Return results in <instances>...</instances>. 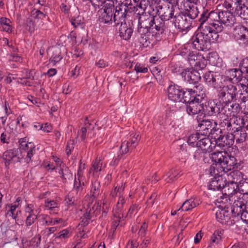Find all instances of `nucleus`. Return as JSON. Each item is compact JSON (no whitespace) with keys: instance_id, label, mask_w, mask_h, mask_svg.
I'll return each instance as SVG.
<instances>
[{"instance_id":"nucleus-64","label":"nucleus","mask_w":248,"mask_h":248,"mask_svg":"<svg viewBox=\"0 0 248 248\" xmlns=\"http://www.w3.org/2000/svg\"><path fill=\"white\" fill-rule=\"evenodd\" d=\"M206 151H207L204 150L202 149L198 148L194 154V158L195 159L200 160L202 156H203Z\"/></svg>"},{"instance_id":"nucleus-28","label":"nucleus","mask_w":248,"mask_h":248,"mask_svg":"<svg viewBox=\"0 0 248 248\" xmlns=\"http://www.w3.org/2000/svg\"><path fill=\"white\" fill-rule=\"evenodd\" d=\"M201 203L200 200L197 198H191L185 201L180 206L178 211H187L197 207Z\"/></svg>"},{"instance_id":"nucleus-32","label":"nucleus","mask_w":248,"mask_h":248,"mask_svg":"<svg viewBox=\"0 0 248 248\" xmlns=\"http://www.w3.org/2000/svg\"><path fill=\"white\" fill-rule=\"evenodd\" d=\"M224 186L222 187V189L224 193L233 197V195L236 193L238 191V185L234 182L229 181L228 183L225 181Z\"/></svg>"},{"instance_id":"nucleus-62","label":"nucleus","mask_w":248,"mask_h":248,"mask_svg":"<svg viewBox=\"0 0 248 248\" xmlns=\"http://www.w3.org/2000/svg\"><path fill=\"white\" fill-rule=\"evenodd\" d=\"M200 55L195 54H189L187 57V61L191 66H194L196 64V62L199 59Z\"/></svg>"},{"instance_id":"nucleus-9","label":"nucleus","mask_w":248,"mask_h":248,"mask_svg":"<svg viewBox=\"0 0 248 248\" xmlns=\"http://www.w3.org/2000/svg\"><path fill=\"white\" fill-rule=\"evenodd\" d=\"M205 96V94L202 93L200 98H196L195 101L186 105V110L189 115H202L203 103L202 102Z\"/></svg>"},{"instance_id":"nucleus-47","label":"nucleus","mask_w":248,"mask_h":248,"mask_svg":"<svg viewBox=\"0 0 248 248\" xmlns=\"http://www.w3.org/2000/svg\"><path fill=\"white\" fill-rule=\"evenodd\" d=\"M200 133L198 131L195 133L191 134L187 140L188 144L192 147H198L199 144V140L201 138Z\"/></svg>"},{"instance_id":"nucleus-11","label":"nucleus","mask_w":248,"mask_h":248,"mask_svg":"<svg viewBox=\"0 0 248 248\" xmlns=\"http://www.w3.org/2000/svg\"><path fill=\"white\" fill-rule=\"evenodd\" d=\"M247 199L238 197L234 200L233 204L231 206V212L232 217H240L244 211L247 206Z\"/></svg>"},{"instance_id":"nucleus-20","label":"nucleus","mask_w":248,"mask_h":248,"mask_svg":"<svg viewBox=\"0 0 248 248\" xmlns=\"http://www.w3.org/2000/svg\"><path fill=\"white\" fill-rule=\"evenodd\" d=\"M243 72L239 68H232L227 69L225 72L226 78L232 83L239 82L243 78Z\"/></svg>"},{"instance_id":"nucleus-40","label":"nucleus","mask_w":248,"mask_h":248,"mask_svg":"<svg viewBox=\"0 0 248 248\" xmlns=\"http://www.w3.org/2000/svg\"><path fill=\"white\" fill-rule=\"evenodd\" d=\"M157 1L155 0H149L147 2V6L146 11L149 14L152 16H155V15L158 14L159 6H157Z\"/></svg>"},{"instance_id":"nucleus-42","label":"nucleus","mask_w":248,"mask_h":248,"mask_svg":"<svg viewBox=\"0 0 248 248\" xmlns=\"http://www.w3.org/2000/svg\"><path fill=\"white\" fill-rule=\"evenodd\" d=\"M241 89L237 93V97L240 103H245L248 101V89L244 84H240Z\"/></svg>"},{"instance_id":"nucleus-31","label":"nucleus","mask_w":248,"mask_h":248,"mask_svg":"<svg viewBox=\"0 0 248 248\" xmlns=\"http://www.w3.org/2000/svg\"><path fill=\"white\" fill-rule=\"evenodd\" d=\"M231 134L225 135L223 134L219 140L216 142V146L217 145L221 148L230 147L234 143L233 138L230 137Z\"/></svg>"},{"instance_id":"nucleus-6","label":"nucleus","mask_w":248,"mask_h":248,"mask_svg":"<svg viewBox=\"0 0 248 248\" xmlns=\"http://www.w3.org/2000/svg\"><path fill=\"white\" fill-rule=\"evenodd\" d=\"M2 157L5 167L9 168L11 164L20 163L22 160L23 156L18 148H14L6 150L3 153Z\"/></svg>"},{"instance_id":"nucleus-52","label":"nucleus","mask_w":248,"mask_h":248,"mask_svg":"<svg viewBox=\"0 0 248 248\" xmlns=\"http://www.w3.org/2000/svg\"><path fill=\"white\" fill-rule=\"evenodd\" d=\"M62 58L61 49L59 48H54L50 61L56 63L59 62Z\"/></svg>"},{"instance_id":"nucleus-2","label":"nucleus","mask_w":248,"mask_h":248,"mask_svg":"<svg viewBox=\"0 0 248 248\" xmlns=\"http://www.w3.org/2000/svg\"><path fill=\"white\" fill-rule=\"evenodd\" d=\"M218 38L219 35L217 32L200 25L198 30L190 39L189 44L198 51H207L210 48L211 43L217 42Z\"/></svg>"},{"instance_id":"nucleus-45","label":"nucleus","mask_w":248,"mask_h":248,"mask_svg":"<svg viewBox=\"0 0 248 248\" xmlns=\"http://www.w3.org/2000/svg\"><path fill=\"white\" fill-rule=\"evenodd\" d=\"M18 143L20 149L25 151L31 149V148H33L35 146L33 142H29L27 137L19 139Z\"/></svg>"},{"instance_id":"nucleus-59","label":"nucleus","mask_w":248,"mask_h":248,"mask_svg":"<svg viewBox=\"0 0 248 248\" xmlns=\"http://www.w3.org/2000/svg\"><path fill=\"white\" fill-rule=\"evenodd\" d=\"M26 216L27 217L25 220V226L26 227L31 226L38 218V216L35 214L27 215Z\"/></svg>"},{"instance_id":"nucleus-10","label":"nucleus","mask_w":248,"mask_h":248,"mask_svg":"<svg viewBox=\"0 0 248 248\" xmlns=\"http://www.w3.org/2000/svg\"><path fill=\"white\" fill-rule=\"evenodd\" d=\"M140 140V136L139 133L131 134L127 140L122 142L120 148L121 152L123 154H126L133 150L139 144Z\"/></svg>"},{"instance_id":"nucleus-7","label":"nucleus","mask_w":248,"mask_h":248,"mask_svg":"<svg viewBox=\"0 0 248 248\" xmlns=\"http://www.w3.org/2000/svg\"><path fill=\"white\" fill-rule=\"evenodd\" d=\"M145 20L148 25V27L150 28L151 32L156 35L162 33L167 28L166 22L159 16H152Z\"/></svg>"},{"instance_id":"nucleus-46","label":"nucleus","mask_w":248,"mask_h":248,"mask_svg":"<svg viewBox=\"0 0 248 248\" xmlns=\"http://www.w3.org/2000/svg\"><path fill=\"white\" fill-rule=\"evenodd\" d=\"M233 138V140H236L237 143H242L245 141L247 137V133L245 130L242 128L241 130L230 136Z\"/></svg>"},{"instance_id":"nucleus-36","label":"nucleus","mask_w":248,"mask_h":248,"mask_svg":"<svg viewBox=\"0 0 248 248\" xmlns=\"http://www.w3.org/2000/svg\"><path fill=\"white\" fill-rule=\"evenodd\" d=\"M238 189L240 190L241 195L239 196L245 199L248 198V178L245 176V179L239 184H237Z\"/></svg>"},{"instance_id":"nucleus-63","label":"nucleus","mask_w":248,"mask_h":248,"mask_svg":"<svg viewBox=\"0 0 248 248\" xmlns=\"http://www.w3.org/2000/svg\"><path fill=\"white\" fill-rule=\"evenodd\" d=\"M70 22L71 25L76 28L81 24V17L79 16L71 17Z\"/></svg>"},{"instance_id":"nucleus-44","label":"nucleus","mask_w":248,"mask_h":248,"mask_svg":"<svg viewBox=\"0 0 248 248\" xmlns=\"http://www.w3.org/2000/svg\"><path fill=\"white\" fill-rule=\"evenodd\" d=\"M180 176V171L177 169H172L167 173L165 180L167 183H171L177 180Z\"/></svg>"},{"instance_id":"nucleus-60","label":"nucleus","mask_w":248,"mask_h":248,"mask_svg":"<svg viewBox=\"0 0 248 248\" xmlns=\"http://www.w3.org/2000/svg\"><path fill=\"white\" fill-rule=\"evenodd\" d=\"M60 167V170L59 171V173L61 175V177L62 179H66L65 176L70 174L69 169L64 164H63L62 167Z\"/></svg>"},{"instance_id":"nucleus-33","label":"nucleus","mask_w":248,"mask_h":248,"mask_svg":"<svg viewBox=\"0 0 248 248\" xmlns=\"http://www.w3.org/2000/svg\"><path fill=\"white\" fill-rule=\"evenodd\" d=\"M224 233V230L222 229H218L216 230L210 238V244L212 246H217L222 238Z\"/></svg>"},{"instance_id":"nucleus-49","label":"nucleus","mask_w":248,"mask_h":248,"mask_svg":"<svg viewBox=\"0 0 248 248\" xmlns=\"http://www.w3.org/2000/svg\"><path fill=\"white\" fill-rule=\"evenodd\" d=\"M31 71L29 72L28 69L24 68L23 69L22 71H20L19 74H17V76H19L21 77L19 78V79L23 81V82H20L18 81V83H20L22 84H26L27 83V80H25L26 78H31Z\"/></svg>"},{"instance_id":"nucleus-57","label":"nucleus","mask_w":248,"mask_h":248,"mask_svg":"<svg viewBox=\"0 0 248 248\" xmlns=\"http://www.w3.org/2000/svg\"><path fill=\"white\" fill-rule=\"evenodd\" d=\"M114 218L112 220L111 229L113 231H115L119 225L120 219L124 217V215H120L119 217H118L114 213Z\"/></svg>"},{"instance_id":"nucleus-27","label":"nucleus","mask_w":248,"mask_h":248,"mask_svg":"<svg viewBox=\"0 0 248 248\" xmlns=\"http://www.w3.org/2000/svg\"><path fill=\"white\" fill-rule=\"evenodd\" d=\"M217 75L214 74L213 71H207L203 75V80L209 86L217 88L219 85L217 80Z\"/></svg>"},{"instance_id":"nucleus-53","label":"nucleus","mask_w":248,"mask_h":248,"mask_svg":"<svg viewBox=\"0 0 248 248\" xmlns=\"http://www.w3.org/2000/svg\"><path fill=\"white\" fill-rule=\"evenodd\" d=\"M196 63V64L193 67L201 70L204 69L207 65L206 60L201 55H200L199 59Z\"/></svg>"},{"instance_id":"nucleus-8","label":"nucleus","mask_w":248,"mask_h":248,"mask_svg":"<svg viewBox=\"0 0 248 248\" xmlns=\"http://www.w3.org/2000/svg\"><path fill=\"white\" fill-rule=\"evenodd\" d=\"M209 171L212 175V172L215 174V176L212 178L211 180L209 182L208 185V188L210 190H219L222 189V187L224 186L225 181H226L222 176L223 173H216L215 167L211 166Z\"/></svg>"},{"instance_id":"nucleus-3","label":"nucleus","mask_w":248,"mask_h":248,"mask_svg":"<svg viewBox=\"0 0 248 248\" xmlns=\"http://www.w3.org/2000/svg\"><path fill=\"white\" fill-rule=\"evenodd\" d=\"M212 157L219 173L225 174L240 166L236 157L225 151L215 152L212 153Z\"/></svg>"},{"instance_id":"nucleus-15","label":"nucleus","mask_w":248,"mask_h":248,"mask_svg":"<svg viewBox=\"0 0 248 248\" xmlns=\"http://www.w3.org/2000/svg\"><path fill=\"white\" fill-rule=\"evenodd\" d=\"M158 15L163 21H169L174 17V7L169 3H164L159 5Z\"/></svg>"},{"instance_id":"nucleus-23","label":"nucleus","mask_w":248,"mask_h":248,"mask_svg":"<svg viewBox=\"0 0 248 248\" xmlns=\"http://www.w3.org/2000/svg\"><path fill=\"white\" fill-rule=\"evenodd\" d=\"M231 213L230 209L219 208L216 213V219L221 224H226L232 216Z\"/></svg>"},{"instance_id":"nucleus-26","label":"nucleus","mask_w":248,"mask_h":248,"mask_svg":"<svg viewBox=\"0 0 248 248\" xmlns=\"http://www.w3.org/2000/svg\"><path fill=\"white\" fill-rule=\"evenodd\" d=\"M120 24H121L119 31L120 36L124 40H129L133 32L132 28L130 26V25H127L125 21L120 22Z\"/></svg>"},{"instance_id":"nucleus-25","label":"nucleus","mask_w":248,"mask_h":248,"mask_svg":"<svg viewBox=\"0 0 248 248\" xmlns=\"http://www.w3.org/2000/svg\"><path fill=\"white\" fill-rule=\"evenodd\" d=\"M243 120L242 117L233 116L232 117V124L229 128V134L232 135L233 134L241 130L244 127Z\"/></svg>"},{"instance_id":"nucleus-18","label":"nucleus","mask_w":248,"mask_h":248,"mask_svg":"<svg viewBox=\"0 0 248 248\" xmlns=\"http://www.w3.org/2000/svg\"><path fill=\"white\" fill-rule=\"evenodd\" d=\"M182 77L185 81L193 84L198 83L201 79L200 73L192 68H186L182 72Z\"/></svg>"},{"instance_id":"nucleus-14","label":"nucleus","mask_w":248,"mask_h":248,"mask_svg":"<svg viewBox=\"0 0 248 248\" xmlns=\"http://www.w3.org/2000/svg\"><path fill=\"white\" fill-rule=\"evenodd\" d=\"M197 122L198 124L196 127L197 131L201 135H210L214 127L217 125V123L212 120L204 119L200 121L197 119Z\"/></svg>"},{"instance_id":"nucleus-21","label":"nucleus","mask_w":248,"mask_h":248,"mask_svg":"<svg viewBox=\"0 0 248 248\" xmlns=\"http://www.w3.org/2000/svg\"><path fill=\"white\" fill-rule=\"evenodd\" d=\"M202 95L197 94V91H193L192 89H183L181 102L186 104L196 100V98H200Z\"/></svg>"},{"instance_id":"nucleus-58","label":"nucleus","mask_w":248,"mask_h":248,"mask_svg":"<svg viewBox=\"0 0 248 248\" xmlns=\"http://www.w3.org/2000/svg\"><path fill=\"white\" fill-rule=\"evenodd\" d=\"M147 229L148 223L146 221H145L141 225L138 232V234L139 236L141 237V239H142L143 237H146L145 235L147 233Z\"/></svg>"},{"instance_id":"nucleus-35","label":"nucleus","mask_w":248,"mask_h":248,"mask_svg":"<svg viewBox=\"0 0 248 248\" xmlns=\"http://www.w3.org/2000/svg\"><path fill=\"white\" fill-rule=\"evenodd\" d=\"M228 176L230 181L234 182L236 184H239L245 178L244 174L238 170L232 171Z\"/></svg>"},{"instance_id":"nucleus-50","label":"nucleus","mask_w":248,"mask_h":248,"mask_svg":"<svg viewBox=\"0 0 248 248\" xmlns=\"http://www.w3.org/2000/svg\"><path fill=\"white\" fill-rule=\"evenodd\" d=\"M0 23L4 31L7 32H12V28L10 25L11 21L10 19L6 17H1L0 19Z\"/></svg>"},{"instance_id":"nucleus-13","label":"nucleus","mask_w":248,"mask_h":248,"mask_svg":"<svg viewBox=\"0 0 248 248\" xmlns=\"http://www.w3.org/2000/svg\"><path fill=\"white\" fill-rule=\"evenodd\" d=\"M173 23L180 31H184L191 26V21L182 12L177 13L173 17Z\"/></svg>"},{"instance_id":"nucleus-12","label":"nucleus","mask_w":248,"mask_h":248,"mask_svg":"<svg viewBox=\"0 0 248 248\" xmlns=\"http://www.w3.org/2000/svg\"><path fill=\"white\" fill-rule=\"evenodd\" d=\"M234 39L242 46H248V28L243 25L236 26L233 30Z\"/></svg>"},{"instance_id":"nucleus-1","label":"nucleus","mask_w":248,"mask_h":248,"mask_svg":"<svg viewBox=\"0 0 248 248\" xmlns=\"http://www.w3.org/2000/svg\"><path fill=\"white\" fill-rule=\"evenodd\" d=\"M127 9L128 7L123 3L115 6L113 0H106L99 10L101 12L100 20L105 24L114 23L116 25H119L120 22L125 20Z\"/></svg>"},{"instance_id":"nucleus-34","label":"nucleus","mask_w":248,"mask_h":248,"mask_svg":"<svg viewBox=\"0 0 248 248\" xmlns=\"http://www.w3.org/2000/svg\"><path fill=\"white\" fill-rule=\"evenodd\" d=\"M102 162L100 159L96 158L92 163V166L89 171V175L91 176H97L98 172L102 170Z\"/></svg>"},{"instance_id":"nucleus-29","label":"nucleus","mask_w":248,"mask_h":248,"mask_svg":"<svg viewBox=\"0 0 248 248\" xmlns=\"http://www.w3.org/2000/svg\"><path fill=\"white\" fill-rule=\"evenodd\" d=\"M232 124V117L227 115L219 114L218 125L223 130H226L229 134V128Z\"/></svg>"},{"instance_id":"nucleus-43","label":"nucleus","mask_w":248,"mask_h":248,"mask_svg":"<svg viewBox=\"0 0 248 248\" xmlns=\"http://www.w3.org/2000/svg\"><path fill=\"white\" fill-rule=\"evenodd\" d=\"M125 202V200L124 195H121L119 197V199L117 203L116 206L113 210V212L115 213L118 217L120 215L123 214V209L124 206Z\"/></svg>"},{"instance_id":"nucleus-16","label":"nucleus","mask_w":248,"mask_h":248,"mask_svg":"<svg viewBox=\"0 0 248 248\" xmlns=\"http://www.w3.org/2000/svg\"><path fill=\"white\" fill-rule=\"evenodd\" d=\"M148 26V25L145 20L143 21L141 18L139 19L138 33L140 36L139 38L140 43L143 45L147 44L149 40L148 36L151 30Z\"/></svg>"},{"instance_id":"nucleus-56","label":"nucleus","mask_w":248,"mask_h":248,"mask_svg":"<svg viewBox=\"0 0 248 248\" xmlns=\"http://www.w3.org/2000/svg\"><path fill=\"white\" fill-rule=\"evenodd\" d=\"M45 206L47 209L53 210L58 207V203L55 201L47 199L45 200Z\"/></svg>"},{"instance_id":"nucleus-24","label":"nucleus","mask_w":248,"mask_h":248,"mask_svg":"<svg viewBox=\"0 0 248 248\" xmlns=\"http://www.w3.org/2000/svg\"><path fill=\"white\" fill-rule=\"evenodd\" d=\"M220 108L221 109L220 114L227 115V116L229 114L231 115L232 113L233 114L237 113L240 111L239 105L236 103L222 104Z\"/></svg>"},{"instance_id":"nucleus-61","label":"nucleus","mask_w":248,"mask_h":248,"mask_svg":"<svg viewBox=\"0 0 248 248\" xmlns=\"http://www.w3.org/2000/svg\"><path fill=\"white\" fill-rule=\"evenodd\" d=\"M239 67L243 73H248V57L243 59L239 63Z\"/></svg>"},{"instance_id":"nucleus-37","label":"nucleus","mask_w":248,"mask_h":248,"mask_svg":"<svg viewBox=\"0 0 248 248\" xmlns=\"http://www.w3.org/2000/svg\"><path fill=\"white\" fill-rule=\"evenodd\" d=\"M192 22V20L197 17L199 11L197 7L195 5H190L185 11L182 12Z\"/></svg>"},{"instance_id":"nucleus-5","label":"nucleus","mask_w":248,"mask_h":248,"mask_svg":"<svg viewBox=\"0 0 248 248\" xmlns=\"http://www.w3.org/2000/svg\"><path fill=\"white\" fill-rule=\"evenodd\" d=\"M237 87L233 85L224 86L217 91V96L221 104L231 103L237 93Z\"/></svg>"},{"instance_id":"nucleus-51","label":"nucleus","mask_w":248,"mask_h":248,"mask_svg":"<svg viewBox=\"0 0 248 248\" xmlns=\"http://www.w3.org/2000/svg\"><path fill=\"white\" fill-rule=\"evenodd\" d=\"M124 189V186L122 184L120 186H114L113 189L111 191L110 196L112 198H115L117 196V193H119V197L123 195V192Z\"/></svg>"},{"instance_id":"nucleus-55","label":"nucleus","mask_w":248,"mask_h":248,"mask_svg":"<svg viewBox=\"0 0 248 248\" xmlns=\"http://www.w3.org/2000/svg\"><path fill=\"white\" fill-rule=\"evenodd\" d=\"M41 235L40 234H36L30 241V245L33 248H38L41 243Z\"/></svg>"},{"instance_id":"nucleus-4","label":"nucleus","mask_w":248,"mask_h":248,"mask_svg":"<svg viewBox=\"0 0 248 248\" xmlns=\"http://www.w3.org/2000/svg\"><path fill=\"white\" fill-rule=\"evenodd\" d=\"M220 10H216L210 12L207 10L204 11L201 15L199 19L200 25L206 26L209 28L210 31L218 34L223 30V26L219 24L218 18H219V12Z\"/></svg>"},{"instance_id":"nucleus-17","label":"nucleus","mask_w":248,"mask_h":248,"mask_svg":"<svg viewBox=\"0 0 248 248\" xmlns=\"http://www.w3.org/2000/svg\"><path fill=\"white\" fill-rule=\"evenodd\" d=\"M220 102L216 103L214 100L209 101L204 104L203 103L202 114L213 116L221 113Z\"/></svg>"},{"instance_id":"nucleus-19","label":"nucleus","mask_w":248,"mask_h":248,"mask_svg":"<svg viewBox=\"0 0 248 248\" xmlns=\"http://www.w3.org/2000/svg\"><path fill=\"white\" fill-rule=\"evenodd\" d=\"M183 88L176 85H170L168 88V98L174 102H181Z\"/></svg>"},{"instance_id":"nucleus-48","label":"nucleus","mask_w":248,"mask_h":248,"mask_svg":"<svg viewBox=\"0 0 248 248\" xmlns=\"http://www.w3.org/2000/svg\"><path fill=\"white\" fill-rule=\"evenodd\" d=\"M222 130V129L217 128L216 126L214 127L210 134L211 138L213 140L212 141H213L214 143L217 142V141L219 140L221 136L223 134Z\"/></svg>"},{"instance_id":"nucleus-39","label":"nucleus","mask_w":248,"mask_h":248,"mask_svg":"<svg viewBox=\"0 0 248 248\" xmlns=\"http://www.w3.org/2000/svg\"><path fill=\"white\" fill-rule=\"evenodd\" d=\"M101 192L100 182L97 180L93 182L90 190V197L93 199H96Z\"/></svg>"},{"instance_id":"nucleus-22","label":"nucleus","mask_w":248,"mask_h":248,"mask_svg":"<svg viewBox=\"0 0 248 248\" xmlns=\"http://www.w3.org/2000/svg\"><path fill=\"white\" fill-rule=\"evenodd\" d=\"M209 135L201 136L199 140V144L197 148H201L206 151H213L216 147V143L212 141V140L208 138Z\"/></svg>"},{"instance_id":"nucleus-54","label":"nucleus","mask_w":248,"mask_h":248,"mask_svg":"<svg viewBox=\"0 0 248 248\" xmlns=\"http://www.w3.org/2000/svg\"><path fill=\"white\" fill-rule=\"evenodd\" d=\"M31 16L34 19H43L46 17V15L38 9L34 8L31 11Z\"/></svg>"},{"instance_id":"nucleus-30","label":"nucleus","mask_w":248,"mask_h":248,"mask_svg":"<svg viewBox=\"0 0 248 248\" xmlns=\"http://www.w3.org/2000/svg\"><path fill=\"white\" fill-rule=\"evenodd\" d=\"M232 197L225 193L222 194L217 200V202L219 204L218 206L220 208L229 209L231 206Z\"/></svg>"},{"instance_id":"nucleus-41","label":"nucleus","mask_w":248,"mask_h":248,"mask_svg":"<svg viewBox=\"0 0 248 248\" xmlns=\"http://www.w3.org/2000/svg\"><path fill=\"white\" fill-rule=\"evenodd\" d=\"M17 208V205L16 204H7L5 207V214L7 216L11 217L13 219H16L18 212H20V211H16Z\"/></svg>"},{"instance_id":"nucleus-38","label":"nucleus","mask_w":248,"mask_h":248,"mask_svg":"<svg viewBox=\"0 0 248 248\" xmlns=\"http://www.w3.org/2000/svg\"><path fill=\"white\" fill-rule=\"evenodd\" d=\"M75 190H71L66 196L65 198V204L68 206H75L78 204V198L76 196Z\"/></svg>"}]
</instances>
